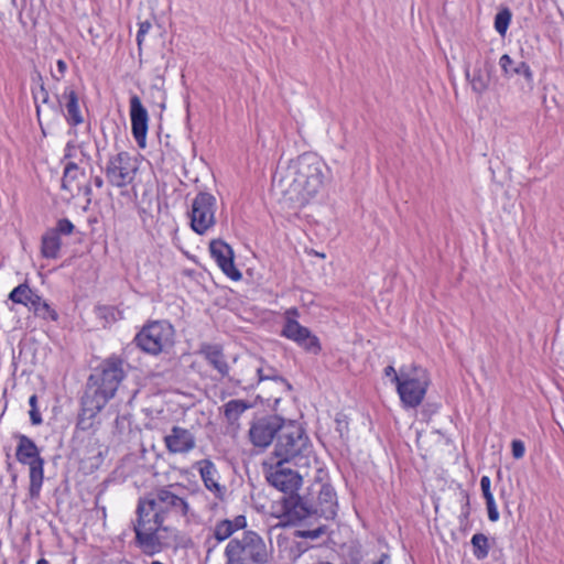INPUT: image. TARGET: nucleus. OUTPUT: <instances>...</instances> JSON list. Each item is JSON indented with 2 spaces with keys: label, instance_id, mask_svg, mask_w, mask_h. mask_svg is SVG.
<instances>
[{
  "label": "nucleus",
  "instance_id": "nucleus-1",
  "mask_svg": "<svg viewBox=\"0 0 564 564\" xmlns=\"http://www.w3.org/2000/svg\"><path fill=\"white\" fill-rule=\"evenodd\" d=\"M329 169L315 153L306 152L285 165H279L272 188L292 207H302L324 187Z\"/></svg>",
  "mask_w": 564,
  "mask_h": 564
},
{
  "label": "nucleus",
  "instance_id": "nucleus-2",
  "mask_svg": "<svg viewBox=\"0 0 564 564\" xmlns=\"http://www.w3.org/2000/svg\"><path fill=\"white\" fill-rule=\"evenodd\" d=\"M180 485L171 484L154 489L151 495V508H156V512L153 514V523L159 524L163 532H169L170 527L165 525L164 522L167 519L185 520L189 523L191 507L186 497L177 494Z\"/></svg>",
  "mask_w": 564,
  "mask_h": 564
},
{
  "label": "nucleus",
  "instance_id": "nucleus-3",
  "mask_svg": "<svg viewBox=\"0 0 564 564\" xmlns=\"http://www.w3.org/2000/svg\"><path fill=\"white\" fill-rule=\"evenodd\" d=\"M226 564H269L271 549L254 531H243L232 538L225 549Z\"/></svg>",
  "mask_w": 564,
  "mask_h": 564
},
{
  "label": "nucleus",
  "instance_id": "nucleus-4",
  "mask_svg": "<svg viewBox=\"0 0 564 564\" xmlns=\"http://www.w3.org/2000/svg\"><path fill=\"white\" fill-rule=\"evenodd\" d=\"M123 364L117 356L105 359L96 372L89 376L84 394L107 404L124 378Z\"/></svg>",
  "mask_w": 564,
  "mask_h": 564
},
{
  "label": "nucleus",
  "instance_id": "nucleus-5",
  "mask_svg": "<svg viewBox=\"0 0 564 564\" xmlns=\"http://www.w3.org/2000/svg\"><path fill=\"white\" fill-rule=\"evenodd\" d=\"M273 453L279 458L278 462L305 465L311 445L302 425L295 421L284 420Z\"/></svg>",
  "mask_w": 564,
  "mask_h": 564
},
{
  "label": "nucleus",
  "instance_id": "nucleus-6",
  "mask_svg": "<svg viewBox=\"0 0 564 564\" xmlns=\"http://www.w3.org/2000/svg\"><path fill=\"white\" fill-rule=\"evenodd\" d=\"M151 495L147 497H141L138 500L137 506V521L134 523L133 530L135 533V542L143 550L145 554L153 555L162 551L163 547L167 546V543H164L161 540L160 532H162V528H159V524L153 523V517L150 518V514L156 512V508H151Z\"/></svg>",
  "mask_w": 564,
  "mask_h": 564
},
{
  "label": "nucleus",
  "instance_id": "nucleus-7",
  "mask_svg": "<svg viewBox=\"0 0 564 564\" xmlns=\"http://www.w3.org/2000/svg\"><path fill=\"white\" fill-rule=\"evenodd\" d=\"M394 382L403 405L405 408H416L425 397L430 377L425 369L412 365L402 367L400 375H395Z\"/></svg>",
  "mask_w": 564,
  "mask_h": 564
},
{
  "label": "nucleus",
  "instance_id": "nucleus-8",
  "mask_svg": "<svg viewBox=\"0 0 564 564\" xmlns=\"http://www.w3.org/2000/svg\"><path fill=\"white\" fill-rule=\"evenodd\" d=\"M19 443L15 451V457L19 463L30 467L29 496L31 499H37L44 480V459L33 440L26 435L18 436Z\"/></svg>",
  "mask_w": 564,
  "mask_h": 564
},
{
  "label": "nucleus",
  "instance_id": "nucleus-9",
  "mask_svg": "<svg viewBox=\"0 0 564 564\" xmlns=\"http://www.w3.org/2000/svg\"><path fill=\"white\" fill-rule=\"evenodd\" d=\"M173 326L164 321H154L144 325L135 335V345L147 354L159 355L173 345Z\"/></svg>",
  "mask_w": 564,
  "mask_h": 564
},
{
  "label": "nucleus",
  "instance_id": "nucleus-10",
  "mask_svg": "<svg viewBox=\"0 0 564 564\" xmlns=\"http://www.w3.org/2000/svg\"><path fill=\"white\" fill-rule=\"evenodd\" d=\"M137 172L135 160L126 151L111 155L105 167L107 182L119 188L130 185Z\"/></svg>",
  "mask_w": 564,
  "mask_h": 564
},
{
  "label": "nucleus",
  "instance_id": "nucleus-11",
  "mask_svg": "<svg viewBox=\"0 0 564 564\" xmlns=\"http://www.w3.org/2000/svg\"><path fill=\"white\" fill-rule=\"evenodd\" d=\"M307 498L312 505V516L334 519L337 514L338 502L335 489L329 484L316 482L307 489Z\"/></svg>",
  "mask_w": 564,
  "mask_h": 564
},
{
  "label": "nucleus",
  "instance_id": "nucleus-12",
  "mask_svg": "<svg viewBox=\"0 0 564 564\" xmlns=\"http://www.w3.org/2000/svg\"><path fill=\"white\" fill-rule=\"evenodd\" d=\"M216 198L207 192H199L192 202L191 227L198 234H206L216 223Z\"/></svg>",
  "mask_w": 564,
  "mask_h": 564
},
{
  "label": "nucleus",
  "instance_id": "nucleus-13",
  "mask_svg": "<svg viewBox=\"0 0 564 564\" xmlns=\"http://www.w3.org/2000/svg\"><path fill=\"white\" fill-rule=\"evenodd\" d=\"M290 463L276 462L270 466L265 474L268 482L283 492L284 496L293 495L299 491L302 486L303 477L297 470L290 468Z\"/></svg>",
  "mask_w": 564,
  "mask_h": 564
},
{
  "label": "nucleus",
  "instance_id": "nucleus-14",
  "mask_svg": "<svg viewBox=\"0 0 564 564\" xmlns=\"http://www.w3.org/2000/svg\"><path fill=\"white\" fill-rule=\"evenodd\" d=\"M284 419L279 415H265L254 420L249 430L250 442L256 447H268L283 425Z\"/></svg>",
  "mask_w": 564,
  "mask_h": 564
},
{
  "label": "nucleus",
  "instance_id": "nucleus-15",
  "mask_svg": "<svg viewBox=\"0 0 564 564\" xmlns=\"http://www.w3.org/2000/svg\"><path fill=\"white\" fill-rule=\"evenodd\" d=\"M55 105H52V110L56 113H62L72 127H77L83 123L84 118L79 108L78 94L74 86H66L62 94H55Z\"/></svg>",
  "mask_w": 564,
  "mask_h": 564
},
{
  "label": "nucleus",
  "instance_id": "nucleus-16",
  "mask_svg": "<svg viewBox=\"0 0 564 564\" xmlns=\"http://www.w3.org/2000/svg\"><path fill=\"white\" fill-rule=\"evenodd\" d=\"M130 105V120L131 133L139 148L147 147V134L149 128V113L142 105L138 95H132L129 100Z\"/></svg>",
  "mask_w": 564,
  "mask_h": 564
},
{
  "label": "nucleus",
  "instance_id": "nucleus-17",
  "mask_svg": "<svg viewBox=\"0 0 564 564\" xmlns=\"http://www.w3.org/2000/svg\"><path fill=\"white\" fill-rule=\"evenodd\" d=\"M282 514L288 523L301 522L312 518V505H310L307 495H299L297 492L283 496L281 499Z\"/></svg>",
  "mask_w": 564,
  "mask_h": 564
},
{
  "label": "nucleus",
  "instance_id": "nucleus-18",
  "mask_svg": "<svg viewBox=\"0 0 564 564\" xmlns=\"http://www.w3.org/2000/svg\"><path fill=\"white\" fill-rule=\"evenodd\" d=\"M234 362L237 364V368L234 375L228 377V380L237 387L243 389L253 388L258 384V370L260 367V360L254 357H247L239 359L234 358Z\"/></svg>",
  "mask_w": 564,
  "mask_h": 564
},
{
  "label": "nucleus",
  "instance_id": "nucleus-19",
  "mask_svg": "<svg viewBox=\"0 0 564 564\" xmlns=\"http://www.w3.org/2000/svg\"><path fill=\"white\" fill-rule=\"evenodd\" d=\"M209 252L228 279L238 281L241 278L240 271L234 263V251L228 243L220 239L213 240L209 243Z\"/></svg>",
  "mask_w": 564,
  "mask_h": 564
},
{
  "label": "nucleus",
  "instance_id": "nucleus-20",
  "mask_svg": "<svg viewBox=\"0 0 564 564\" xmlns=\"http://www.w3.org/2000/svg\"><path fill=\"white\" fill-rule=\"evenodd\" d=\"M80 404L82 409L77 417L76 430L94 433L99 426L97 415L106 404L86 394H83Z\"/></svg>",
  "mask_w": 564,
  "mask_h": 564
},
{
  "label": "nucleus",
  "instance_id": "nucleus-21",
  "mask_svg": "<svg viewBox=\"0 0 564 564\" xmlns=\"http://www.w3.org/2000/svg\"><path fill=\"white\" fill-rule=\"evenodd\" d=\"M164 444L171 454H186L196 446V438L194 434L177 425L172 426L169 434L164 436Z\"/></svg>",
  "mask_w": 564,
  "mask_h": 564
},
{
  "label": "nucleus",
  "instance_id": "nucleus-22",
  "mask_svg": "<svg viewBox=\"0 0 564 564\" xmlns=\"http://www.w3.org/2000/svg\"><path fill=\"white\" fill-rule=\"evenodd\" d=\"M198 355H200L221 378L229 377L230 367L227 362L224 347L220 344L202 343L199 345Z\"/></svg>",
  "mask_w": 564,
  "mask_h": 564
},
{
  "label": "nucleus",
  "instance_id": "nucleus-23",
  "mask_svg": "<svg viewBox=\"0 0 564 564\" xmlns=\"http://www.w3.org/2000/svg\"><path fill=\"white\" fill-rule=\"evenodd\" d=\"M200 478L207 490L213 492L216 498L223 500L226 492V487L218 482V470L210 459H202L196 463Z\"/></svg>",
  "mask_w": 564,
  "mask_h": 564
},
{
  "label": "nucleus",
  "instance_id": "nucleus-24",
  "mask_svg": "<svg viewBox=\"0 0 564 564\" xmlns=\"http://www.w3.org/2000/svg\"><path fill=\"white\" fill-rule=\"evenodd\" d=\"M499 66L506 78H511L516 75L522 76L525 80V85L532 88L533 73L527 62H516L510 55L503 54L499 59Z\"/></svg>",
  "mask_w": 564,
  "mask_h": 564
},
{
  "label": "nucleus",
  "instance_id": "nucleus-25",
  "mask_svg": "<svg viewBox=\"0 0 564 564\" xmlns=\"http://www.w3.org/2000/svg\"><path fill=\"white\" fill-rule=\"evenodd\" d=\"M492 65L489 62L484 63V65H476L473 72L466 69V78L468 79L473 91L481 95L485 93L490 84Z\"/></svg>",
  "mask_w": 564,
  "mask_h": 564
},
{
  "label": "nucleus",
  "instance_id": "nucleus-26",
  "mask_svg": "<svg viewBox=\"0 0 564 564\" xmlns=\"http://www.w3.org/2000/svg\"><path fill=\"white\" fill-rule=\"evenodd\" d=\"M84 176L85 170L79 167L78 162L68 161L64 166L62 188L74 195L76 184H79V180Z\"/></svg>",
  "mask_w": 564,
  "mask_h": 564
},
{
  "label": "nucleus",
  "instance_id": "nucleus-27",
  "mask_svg": "<svg viewBox=\"0 0 564 564\" xmlns=\"http://www.w3.org/2000/svg\"><path fill=\"white\" fill-rule=\"evenodd\" d=\"M61 247V237L51 228L47 229L41 238V254L46 259H56L59 256Z\"/></svg>",
  "mask_w": 564,
  "mask_h": 564
},
{
  "label": "nucleus",
  "instance_id": "nucleus-28",
  "mask_svg": "<svg viewBox=\"0 0 564 564\" xmlns=\"http://www.w3.org/2000/svg\"><path fill=\"white\" fill-rule=\"evenodd\" d=\"M251 408V404L245 400H230L224 405V415L229 424L236 423L241 414Z\"/></svg>",
  "mask_w": 564,
  "mask_h": 564
},
{
  "label": "nucleus",
  "instance_id": "nucleus-29",
  "mask_svg": "<svg viewBox=\"0 0 564 564\" xmlns=\"http://www.w3.org/2000/svg\"><path fill=\"white\" fill-rule=\"evenodd\" d=\"M310 333L311 332L308 328L300 325L294 319H288L282 330L283 336L296 341L297 344L302 343L303 340H307Z\"/></svg>",
  "mask_w": 564,
  "mask_h": 564
},
{
  "label": "nucleus",
  "instance_id": "nucleus-30",
  "mask_svg": "<svg viewBox=\"0 0 564 564\" xmlns=\"http://www.w3.org/2000/svg\"><path fill=\"white\" fill-rule=\"evenodd\" d=\"M32 96L35 104L36 117L41 123V106L47 105L52 109V105H55V102L51 100L48 90L46 89L44 83H40V87L32 88Z\"/></svg>",
  "mask_w": 564,
  "mask_h": 564
},
{
  "label": "nucleus",
  "instance_id": "nucleus-31",
  "mask_svg": "<svg viewBox=\"0 0 564 564\" xmlns=\"http://www.w3.org/2000/svg\"><path fill=\"white\" fill-rule=\"evenodd\" d=\"M473 554L477 560H485L490 550L489 539L484 533H476L471 538Z\"/></svg>",
  "mask_w": 564,
  "mask_h": 564
},
{
  "label": "nucleus",
  "instance_id": "nucleus-32",
  "mask_svg": "<svg viewBox=\"0 0 564 564\" xmlns=\"http://www.w3.org/2000/svg\"><path fill=\"white\" fill-rule=\"evenodd\" d=\"M33 294L34 292L30 289V284H18V286L10 292L9 299L17 304H23L28 307L33 299Z\"/></svg>",
  "mask_w": 564,
  "mask_h": 564
},
{
  "label": "nucleus",
  "instance_id": "nucleus-33",
  "mask_svg": "<svg viewBox=\"0 0 564 564\" xmlns=\"http://www.w3.org/2000/svg\"><path fill=\"white\" fill-rule=\"evenodd\" d=\"M234 533L232 524L228 519L218 521L214 527V538L217 542L229 539Z\"/></svg>",
  "mask_w": 564,
  "mask_h": 564
},
{
  "label": "nucleus",
  "instance_id": "nucleus-34",
  "mask_svg": "<svg viewBox=\"0 0 564 564\" xmlns=\"http://www.w3.org/2000/svg\"><path fill=\"white\" fill-rule=\"evenodd\" d=\"M511 11L508 8L501 9L495 17V29L501 35L505 36L508 26L511 21Z\"/></svg>",
  "mask_w": 564,
  "mask_h": 564
},
{
  "label": "nucleus",
  "instance_id": "nucleus-35",
  "mask_svg": "<svg viewBox=\"0 0 564 564\" xmlns=\"http://www.w3.org/2000/svg\"><path fill=\"white\" fill-rule=\"evenodd\" d=\"M327 527L325 524H319L314 529H299L295 530L293 535L294 538L300 539H310V540H317L322 535L326 533Z\"/></svg>",
  "mask_w": 564,
  "mask_h": 564
},
{
  "label": "nucleus",
  "instance_id": "nucleus-36",
  "mask_svg": "<svg viewBox=\"0 0 564 564\" xmlns=\"http://www.w3.org/2000/svg\"><path fill=\"white\" fill-rule=\"evenodd\" d=\"M264 380L280 381V382L284 383L289 390L292 389L291 384L283 377H281L274 368L270 367L267 370H264L260 366L259 370H258V383L261 381H264Z\"/></svg>",
  "mask_w": 564,
  "mask_h": 564
},
{
  "label": "nucleus",
  "instance_id": "nucleus-37",
  "mask_svg": "<svg viewBox=\"0 0 564 564\" xmlns=\"http://www.w3.org/2000/svg\"><path fill=\"white\" fill-rule=\"evenodd\" d=\"M33 313L44 319L57 321L58 318L56 311L53 310L46 301L40 306L33 307Z\"/></svg>",
  "mask_w": 564,
  "mask_h": 564
},
{
  "label": "nucleus",
  "instance_id": "nucleus-38",
  "mask_svg": "<svg viewBox=\"0 0 564 564\" xmlns=\"http://www.w3.org/2000/svg\"><path fill=\"white\" fill-rule=\"evenodd\" d=\"M33 313L44 319L57 321L58 318L56 311L53 310L46 301L40 306L33 307Z\"/></svg>",
  "mask_w": 564,
  "mask_h": 564
},
{
  "label": "nucleus",
  "instance_id": "nucleus-39",
  "mask_svg": "<svg viewBox=\"0 0 564 564\" xmlns=\"http://www.w3.org/2000/svg\"><path fill=\"white\" fill-rule=\"evenodd\" d=\"M53 231H56V235L61 237V235L68 236L73 234L75 226L67 218H62L57 220L56 226L51 228Z\"/></svg>",
  "mask_w": 564,
  "mask_h": 564
},
{
  "label": "nucleus",
  "instance_id": "nucleus-40",
  "mask_svg": "<svg viewBox=\"0 0 564 564\" xmlns=\"http://www.w3.org/2000/svg\"><path fill=\"white\" fill-rule=\"evenodd\" d=\"M78 153L80 154V156H84V152L83 151H79V148L72 141L67 142L66 143V147L64 149V156H63V162H68V161H75V159H77L78 156Z\"/></svg>",
  "mask_w": 564,
  "mask_h": 564
},
{
  "label": "nucleus",
  "instance_id": "nucleus-41",
  "mask_svg": "<svg viewBox=\"0 0 564 564\" xmlns=\"http://www.w3.org/2000/svg\"><path fill=\"white\" fill-rule=\"evenodd\" d=\"M335 423H336V432H338L340 438H344L345 436H347L348 434V431H349V423H348V417L347 415L345 414H341V413H338L335 417Z\"/></svg>",
  "mask_w": 564,
  "mask_h": 564
},
{
  "label": "nucleus",
  "instance_id": "nucleus-42",
  "mask_svg": "<svg viewBox=\"0 0 564 564\" xmlns=\"http://www.w3.org/2000/svg\"><path fill=\"white\" fill-rule=\"evenodd\" d=\"M300 345L303 346L305 350L315 355L321 350L319 340L316 336L312 335V333H310L307 340H303Z\"/></svg>",
  "mask_w": 564,
  "mask_h": 564
},
{
  "label": "nucleus",
  "instance_id": "nucleus-43",
  "mask_svg": "<svg viewBox=\"0 0 564 564\" xmlns=\"http://www.w3.org/2000/svg\"><path fill=\"white\" fill-rule=\"evenodd\" d=\"M151 26L152 25L149 21H143L139 24V30H138L137 39H135L139 48L141 47V45L144 41V36L149 33Z\"/></svg>",
  "mask_w": 564,
  "mask_h": 564
},
{
  "label": "nucleus",
  "instance_id": "nucleus-44",
  "mask_svg": "<svg viewBox=\"0 0 564 564\" xmlns=\"http://www.w3.org/2000/svg\"><path fill=\"white\" fill-rule=\"evenodd\" d=\"M511 451H512V456L516 459L522 458L524 455V452H525L523 442L520 440H513L511 443Z\"/></svg>",
  "mask_w": 564,
  "mask_h": 564
},
{
  "label": "nucleus",
  "instance_id": "nucleus-45",
  "mask_svg": "<svg viewBox=\"0 0 564 564\" xmlns=\"http://www.w3.org/2000/svg\"><path fill=\"white\" fill-rule=\"evenodd\" d=\"M486 507H487L489 520L492 522H496L499 519V512H498L495 499L488 498V500H486Z\"/></svg>",
  "mask_w": 564,
  "mask_h": 564
},
{
  "label": "nucleus",
  "instance_id": "nucleus-46",
  "mask_svg": "<svg viewBox=\"0 0 564 564\" xmlns=\"http://www.w3.org/2000/svg\"><path fill=\"white\" fill-rule=\"evenodd\" d=\"M56 67H57V72L56 73L52 72L51 75L54 80L59 82V80H62V78L64 77V75L66 73L67 64L65 61L58 59L56 62Z\"/></svg>",
  "mask_w": 564,
  "mask_h": 564
},
{
  "label": "nucleus",
  "instance_id": "nucleus-47",
  "mask_svg": "<svg viewBox=\"0 0 564 564\" xmlns=\"http://www.w3.org/2000/svg\"><path fill=\"white\" fill-rule=\"evenodd\" d=\"M480 488H481L482 496H484L485 500H488V498L494 499V496L490 491V478L488 476L481 477Z\"/></svg>",
  "mask_w": 564,
  "mask_h": 564
},
{
  "label": "nucleus",
  "instance_id": "nucleus-48",
  "mask_svg": "<svg viewBox=\"0 0 564 564\" xmlns=\"http://www.w3.org/2000/svg\"><path fill=\"white\" fill-rule=\"evenodd\" d=\"M234 532L245 529L247 527V519L245 516H237L234 520H230Z\"/></svg>",
  "mask_w": 564,
  "mask_h": 564
},
{
  "label": "nucleus",
  "instance_id": "nucleus-49",
  "mask_svg": "<svg viewBox=\"0 0 564 564\" xmlns=\"http://www.w3.org/2000/svg\"><path fill=\"white\" fill-rule=\"evenodd\" d=\"M75 189L77 191V195H79L80 193L86 196L88 199V202H90V195H91V186L90 184H86L84 186H82L80 184H76V187Z\"/></svg>",
  "mask_w": 564,
  "mask_h": 564
},
{
  "label": "nucleus",
  "instance_id": "nucleus-50",
  "mask_svg": "<svg viewBox=\"0 0 564 564\" xmlns=\"http://www.w3.org/2000/svg\"><path fill=\"white\" fill-rule=\"evenodd\" d=\"M30 419L33 425H39L42 423V416L37 409L30 410Z\"/></svg>",
  "mask_w": 564,
  "mask_h": 564
},
{
  "label": "nucleus",
  "instance_id": "nucleus-51",
  "mask_svg": "<svg viewBox=\"0 0 564 564\" xmlns=\"http://www.w3.org/2000/svg\"><path fill=\"white\" fill-rule=\"evenodd\" d=\"M44 302V300L39 296L37 294H33V299L31 300L30 304L28 305L29 310L30 311H33V307L35 306H40L42 303Z\"/></svg>",
  "mask_w": 564,
  "mask_h": 564
},
{
  "label": "nucleus",
  "instance_id": "nucleus-52",
  "mask_svg": "<svg viewBox=\"0 0 564 564\" xmlns=\"http://www.w3.org/2000/svg\"><path fill=\"white\" fill-rule=\"evenodd\" d=\"M311 546L306 542H297L296 543V556H300L302 553L306 552Z\"/></svg>",
  "mask_w": 564,
  "mask_h": 564
},
{
  "label": "nucleus",
  "instance_id": "nucleus-53",
  "mask_svg": "<svg viewBox=\"0 0 564 564\" xmlns=\"http://www.w3.org/2000/svg\"><path fill=\"white\" fill-rule=\"evenodd\" d=\"M32 83L35 85V87H40V83H44L43 76L40 72H34V74L32 75Z\"/></svg>",
  "mask_w": 564,
  "mask_h": 564
},
{
  "label": "nucleus",
  "instance_id": "nucleus-54",
  "mask_svg": "<svg viewBox=\"0 0 564 564\" xmlns=\"http://www.w3.org/2000/svg\"><path fill=\"white\" fill-rule=\"evenodd\" d=\"M384 375L387 377L392 376V381L394 382L395 375H398V373H397L395 369L392 366H388V367L384 368Z\"/></svg>",
  "mask_w": 564,
  "mask_h": 564
},
{
  "label": "nucleus",
  "instance_id": "nucleus-55",
  "mask_svg": "<svg viewBox=\"0 0 564 564\" xmlns=\"http://www.w3.org/2000/svg\"><path fill=\"white\" fill-rule=\"evenodd\" d=\"M91 183L97 187L101 188L104 186V180L101 176L97 175L91 180Z\"/></svg>",
  "mask_w": 564,
  "mask_h": 564
},
{
  "label": "nucleus",
  "instance_id": "nucleus-56",
  "mask_svg": "<svg viewBox=\"0 0 564 564\" xmlns=\"http://www.w3.org/2000/svg\"><path fill=\"white\" fill-rule=\"evenodd\" d=\"M29 404L31 406V410L37 409V395L32 394L29 399Z\"/></svg>",
  "mask_w": 564,
  "mask_h": 564
},
{
  "label": "nucleus",
  "instance_id": "nucleus-57",
  "mask_svg": "<svg viewBox=\"0 0 564 564\" xmlns=\"http://www.w3.org/2000/svg\"><path fill=\"white\" fill-rule=\"evenodd\" d=\"M389 560V555L387 553H382L380 558L376 561L373 564H384Z\"/></svg>",
  "mask_w": 564,
  "mask_h": 564
},
{
  "label": "nucleus",
  "instance_id": "nucleus-58",
  "mask_svg": "<svg viewBox=\"0 0 564 564\" xmlns=\"http://www.w3.org/2000/svg\"><path fill=\"white\" fill-rule=\"evenodd\" d=\"M468 514H469V500L467 499V500H466V505H465V511L463 512V516H464L465 518H467V517H468Z\"/></svg>",
  "mask_w": 564,
  "mask_h": 564
},
{
  "label": "nucleus",
  "instance_id": "nucleus-59",
  "mask_svg": "<svg viewBox=\"0 0 564 564\" xmlns=\"http://www.w3.org/2000/svg\"><path fill=\"white\" fill-rule=\"evenodd\" d=\"M36 564H48V562L45 558H40Z\"/></svg>",
  "mask_w": 564,
  "mask_h": 564
},
{
  "label": "nucleus",
  "instance_id": "nucleus-60",
  "mask_svg": "<svg viewBox=\"0 0 564 564\" xmlns=\"http://www.w3.org/2000/svg\"><path fill=\"white\" fill-rule=\"evenodd\" d=\"M151 564H163V563L160 561H153Z\"/></svg>",
  "mask_w": 564,
  "mask_h": 564
}]
</instances>
